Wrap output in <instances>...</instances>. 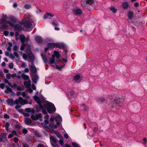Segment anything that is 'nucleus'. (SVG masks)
<instances>
[{
  "mask_svg": "<svg viewBox=\"0 0 147 147\" xmlns=\"http://www.w3.org/2000/svg\"><path fill=\"white\" fill-rule=\"evenodd\" d=\"M10 22V21H7L6 19H1L0 22V24H9V22Z\"/></svg>",
  "mask_w": 147,
  "mask_h": 147,
  "instance_id": "72a5a7b5",
  "label": "nucleus"
},
{
  "mask_svg": "<svg viewBox=\"0 0 147 147\" xmlns=\"http://www.w3.org/2000/svg\"><path fill=\"white\" fill-rule=\"evenodd\" d=\"M7 104L11 106L14 105H15L14 101L12 98H8L7 100Z\"/></svg>",
  "mask_w": 147,
  "mask_h": 147,
  "instance_id": "4468645a",
  "label": "nucleus"
},
{
  "mask_svg": "<svg viewBox=\"0 0 147 147\" xmlns=\"http://www.w3.org/2000/svg\"><path fill=\"white\" fill-rule=\"evenodd\" d=\"M81 106L82 107L83 109H84V110H86V107L85 105L84 104H82Z\"/></svg>",
  "mask_w": 147,
  "mask_h": 147,
  "instance_id": "e2e57ef3",
  "label": "nucleus"
},
{
  "mask_svg": "<svg viewBox=\"0 0 147 147\" xmlns=\"http://www.w3.org/2000/svg\"><path fill=\"white\" fill-rule=\"evenodd\" d=\"M98 100L100 102L103 103L105 101V99L103 97H100L98 98Z\"/></svg>",
  "mask_w": 147,
  "mask_h": 147,
  "instance_id": "c756f323",
  "label": "nucleus"
},
{
  "mask_svg": "<svg viewBox=\"0 0 147 147\" xmlns=\"http://www.w3.org/2000/svg\"><path fill=\"white\" fill-rule=\"evenodd\" d=\"M21 25H23L27 29H29L31 27L32 24L28 21H24L20 23Z\"/></svg>",
  "mask_w": 147,
  "mask_h": 147,
  "instance_id": "423d86ee",
  "label": "nucleus"
},
{
  "mask_svg": "<svg viewBox=\"0 0 147 147\" xmlns=\"http://www.w3.org/2000/svg\"><path fill=\"white\" fill-rule=\"evenodd\" d=\"M54 123L53 122H51L49 124V127L51 129H53L54 127Z\"/></svg>",
  "mask_w": 147,
  "mask_h": 147,
  "instance_id": "e433bc0d",
  "label": "nucleus"
},
{
  "mask_svg": "<svg viewBox=\"0 0 147 147\" xmlns=\"http://www.w3.org/2000/svg\"><path fill=\"white\" fill-rule=\"evenodd\" d=\"M36 120H37L39 118H42V114L41 113H38V114H36Z\"/></svg>",
  "mask_w": 147,
  "mask_h": 147,
  "instance_id": "4c0bfd02",
  "label": "nucleus"
},
{
  "mask_svg": "<svg viewBox=\"0 0 147 147\" xmlns=\"http://www.w3.org/2000/svg\"><path fill=\"white\" fill-rule=\"evenodd\" d=\"M134 13L133 11H129L127 12V16L129 19L131 20L133 17Z\"/></svg>",
  "mask_w": 147,
  "mask_h": 147,
  "instance_id": "2eb2a0df",
  "label": "nucleus"
},
{
  "mask_svg": "<svg viewBox=\"0 0 147 147\" xmlns=\"http://www.w3.org/2000/svg\"><path fill=\"white\" fill-rule=\"evenodd\" d=\"M25 122L27 125H29L31 123L32 121L30 119L26 118L25 120Z\"/></svg>",
  "mask_w": 147,
  "mask_h": 147,
  "instance_id": "2f4dec72",
  "label": "nucleus"
},
{
  "mask_svg": "<svg viewBox=\"0 0 147 147\" xmlns=\"http://www.w3.org/2000/svg\"><path fill=\"white\" fill-rule=\"evenodd\" d=\"M52 24L55 26H58L59 25V24L57 22H52Z\"/></svg>",
  "mask_w": 147,
  "mask_h": 147,
  "instance_id": "5fc2aeb1",
  "label": "nucleus"
},
{
  "mask_svg": "<svg viewBox=\"0 0 147 147\" xmlns=\"http://www.w3.org/2000/svg\"><path fill=\"white\" fill-rule=\"evenodd\" d=\"M41 56L44 63H47L48 60L46 55H45L42 54H41Z\"/></svg>",
  "mask_w": 147,
  "mask_h": 147,
  "instance_id": "5701e85b",
  "label": "nucleus"
},
{
  "mask_svg": "<svg viewBox=\"0 0 147 147\" xmlns=\"http://www.w3.org/2000/svg\"><path fill=\"white\" fill-rule=\"evenodd\" d=\"M45 106L47 112L49 114H51L56 111V109L54 105L51 102L45 105Z\"/></svg>",
  "mask_w": 147,
  "mask_h": 147,
  "instance_id": "f257e3e1",
  "label": "nucleus"
},
{
  "mask_svg": "<svg viewBox=\"0 0 147 147\" xmlns=\"http://www.w3.org/2000/svg\"><path fill=\"white\" fill-rule=\"evenodd\" d=\"M87 4H88L86 3V2H81L82 6L85 8H88V6L87 5Z\"/></svg>",
  "mask_w": 147,
  "mask_h": 147,
  "instance_id": "f704fd0d",
  "label": "nucleus"
},
{
  "mask_svg": "<svg viewBox=\"0 0 147 147\" xmlns=\"http://www.w3.org/2000/svg\"><path fill=\"white\" fill-rule=\"evenodd\" d=\"M59 142L61 146H63L64 145V142L63 140L61 139L60 140H59Z\"/></svg>",
  "mask_w": 147,
  "mask_h": 147,
  "instance_id": "13d9d810",
  "label": "nucleus"
},
{
  "mask_svg": "<svg viewBox=\"0 0 147 147\" xmlns=\"http://www.w3.org/2000/svg\"><path fill=\"white\" fill-rule=\"evenodd\" d=\"M134 5L135 7H138L139 6V3L138 2H135L134 3Z\"/></svg>",
  "mask_w": 147,
  "mask_h": 147,
  "instance_id": "680f3d73",
  "label": "nucleus"
},
{
  "mask_svg": "<svg viewBox=\"0 0 147 147\" xmlns=\"http://www.w3.org/2000/svg\"><path fill=\"white\" fill-rule=\"evenodd\" d=\"M110 10L114 13H116L117 12V10L114 7H112L110 8Z\"/></svg>",
  "mask_w": 147,
  "mask_h": 147,
  "instance_id": "ea45409f",
  "label": "nucleus"
},
{
  "mask_svg": "<svg viewBox=\"0 0 147 147\" xmlns=\"http://www.w3.org/2000/svg\"><path fill=\"white\" fill-rule=\"evenodd\" d=\"M55 47L60 49H64L66 47L64 43L59 42L55 43Z\"/></svg>",
  "mask_w": 147,
  "mask_h": 147,
  "instance_id": "0eeeda50",
  "label": "nucleus"
},
{
  "mask_svg": "<svg viewBox=\"0 0 147 147\" xmlns=\"http://www.w3.org/2000/svg\"><path fill=\"white\" fill-rule=\"evenodd\" d=\"M8 26L5 24H3L1 27V29L3 30H7V29Z\"/></svg>",
  "mask_w": 147,
  "mask_h": 147,
  "instance_id": "473e14b6",
  "label": "nucleus"
},
{
  "mask_svg": "<svg viewBox=\"0 0 147 147\" xmlns=\"http://www.w3.org/2000/svg\"><path fill=\"white\" fill-rule=\"evenodd\" d=\"M35 41L38 43H42L43 42L42 39L40 36H36L35 38Z\"/></svg>",
  "mask_w": 147,
  "mask_h": 147,
  "instance_id": "ddd939ff",
  "label": "nucleus"
},
{
  "mask_svg": "<svg viewBox=\"0 0 147 147\" xmlns=\"http://www.w3.org/2000/svg\"><path fill=\"white\" fill-rule=\"evenodd\" d=\"M51 144L53 147H58V146L56 143H53L52 142H51Z\"/></svg>",
  "mask_w": 147,
  "mask_h": 147,
  "instance_id": "de8ad7c7",
  "label": "nucleus"
},
{
  "mask_svg": "<svg viewBox=\"0 0 147 147\" xmlns=\"http://www.w3.org/2000/svg\"><path fill=\"white\" fill-rule=\"evenodd\" d=\"M38 78V76L36 74H34L32 78V80L35 84L37 83V80Z\"/></svg>",
  "mask_w": 147,
  "mask_h": 147,
  "instance_id": "6ab92c4d",
  "label": "nucleus"
},
{
  "mask_svg": "<svg viewBox=\"0 0 147 147\" xmlns=\"http://www.w3.org/2000/svg\"><path fill=\"white\" fill-rule=\"evenodd\" d=\"M14 102L15 105V104L18 105L19 103L21 104L23 103L27 104L28 102L26 100L23 99L22 97L20 96L18 98V99H16Z\"/></svg>",
  "mask_w": 147,
  "mask_h": 147,
  "instance_id": "20e7f679",
  "label": "nucleus"
},
{
  "mask_svg": "<svg viewBox=\"0 0 147 147\" xmlns=\"http://www.w3.org/2000/svg\"><path fill=\"white\" fill-rule=\"evenodd\" d=\"M22 77L24 80H27L29 79V76L24 74H22Z\"/></svg>",
  "mask_w": 147,
  "mask_h": 147,
  "instance_id": "bb28decb",
  "label": "nucleus"
},
{
  "mask_svg": "<svg viewBox=\"0 0 147 147\" xmlns=\"http://www.w3.org/2000/svg\"><path fill=\"white\" fill-rule=\"evenodd\" d=\"M9 57L11 59H13L15 58L14 56L12 54H10Z\"/></svg>",
  "mask_w": 147,
  "mask_h": 147,
  "instance_id": "774afa93",
  "label": "nucleus"
},
{
  "mask_svg": "<svg viewBox=\"0 0 147 147\" xmlns=\"http://www.w3.org/2000/svg\"><path fill=\"white\" fill-rule=\"evenodd\" d=\"M26 128H24L22 130V132L23 134H25L27 133L28 132Z\"/></svg>",
  "mask_w": 147,
  "mask_h": 147,
  "instance_id": "3c124183",
  "label": "nucleus"
},
{
  "mask_svg": "<svg viewBox=\"0 0 147 147\" xmlns=\"http://www.w3.org/2000/svg\"><path fill=\"white\" fill-rule=\"evenodd\" d=\"M5 86V84L3 83H1L0 84V88L2 89L4 88Z\"/></svg>",
  "mask_w": 147,
  "mask_h": 147,
  "instance_id": "864d4df0",
  "label": "nucleus"
},
{
  "mask_svg": "<svg viewBox=\"0 0 147 147\" xmlns=\"http://www.w3.org/2000/svg\"><path fill=\"white\" fill-rule=\"evenodd\" d=\"M86 2L88 4L92 5L94 3V1L93 0H86Z\"/></svg>",
  "mask_w": 147,
  "mask_h": 147,
  "instance_id": "7c9ffc66",
  "label": "nucleus"
},
{
  "mask_svg": "<svg viewBox=\"0 0 147 147\" xmlns=\"http://www.w3.org/2000/svg\"><path fill=\"white\" fill-rule=\"evenodd\" d=\"M16 88H17V89L18 90L21 91L22 90V88L20 86H17V87Z\"/></svg>",
  "mask_w": 147,
  "mask_h": 147,
  "instance_id": "338daca9",
  "label": "nucleus"
},
{
  "mask_svg": "<svg viewBox=\"0 0 147 147\" xmlns=\"http://www.w3.org/2000/svg\"><path fill=\"white\" fill-rule=\"evenodd\" d=\"M31 65L30 67V70L31 72L33 73H35L37 69L36 67L35 66L34 63H31Z\"/></svg>",
  "mask_w": 147,
  "mask_h": 147,
  "instance_id": "6e6552de",
  "label": "nucleus"
},
{
  "mask_svg": "<svg viewBox=\"0 0 147 147\" xmlns=\"http://www.w3.org/2000/svg\"><path fill=\"white\" fill-rule=\"evenodd\" d=\"M19 38L21 41V43L22 44L24 43L25 42L26 37L24 35H20V36Z\"/></svg>",
  "mask_w": 147,
  "mask_h": 147,
  "instance_id": "aec40b11",
  "label": "nucleus"
},
{
  "mask_svg": "<svg viewBox=\"0 0 147 147\" xmlns=\"http://www.w3.org/2000/svg\"><path fill=\"white\" fill-rule=\"evenodd\" d=\"M55 134L59 138L61 139L63 138V137L61 135V134L58 131L56 132Z\"/></svg>",
  "mask_w": 147,
  "mask_h": 147,
  "instance_id": "79ce46f5",
  "label": "nucleus"
},
{
  "mask_svg": "<svg viewBox=\"0 0 147 147\" xmlns=\"http://www.w3.org/2000/svg\"><path fill=\"white\" fill-rule=\"evenodd\" d=\"M9 24L10 26L13 27L14 29L16 31H20L22 30V27L18 24H16L14 25L11 22H9Z\"/></svg>",
  "mask_w": 147,
  "mask_h": 147,
  "instance_id": "39448f33",
  "label": "nucleus"
},
{
  "mask_svg": "<svg viewBox=\"0 0 147 147\" xmlns=\"http://www.w3.org/2000/svg\"><path fill=\"white\" fill-rule=\"evenodd\" d=\"M55 54L54 53L52 55L51 57L49 58V61H48V63L49 64H53L55 63Z\"/></svg>",
  "mask_w": 147,
  "mask_h": 147,
  "instance_id": "1a4fd4ad",
  "label": "nucleus"
},
{
  "mask_svg": "<svg viewBox=\"0 0 147 147\" xmlns=\"http://www.w3.org/2000/svg\"><path fill=\"white\" fill-rule=\"evenodd\" d=\"M54 16V14H53L50 13H47L46 14L44 15V19H46L47 18L51 19L49 17H52Z\"/></svg>",
  "mask_w": 147,
  "mask_h": 147,
  "instance_id": "f3484780",
  "label": "nucleus"
},
{
  "mask_svg": "<svg viewBox=\"0 0 147 147\" xmlns=\"http://www.w3.org/2000/svg\"><path fill=\"white\" fill-rule=\"evenodd\" d=\"M27 51L29 52L28 56V58L30 59V60L31 63H34V56L32 53L31 49L29 46L27 49Z\"/></svg>",
  "mask_w": 147,
  "mask_h": 147,
  "instance_id": "7ed1b4c3",
  "label": "nucleus"
},
{
  "mask_svg": "<svg viewBox=\"0 0 147 147\" xmlns=\"http://www.w3.org/2000/svg\"><path fill=\"white\" fill-rule=\"evenodd\" d=\"M31 118L34 120H37L36 116H35L34 115H32L31 116Z\"/></svg>",
  "mask_w": 147,
  "mask_h": 147,
  "instance_id": "603ef678",
  "label": "nucleus"
},
{
  "mask_svg": "<svg viewBox=\"0 0 147 147\" xmlns=\"http://www.w3.org/2000/svg\"><path fill=\"white\" fill-rule=\"evenodd\" d=\"M34 99L35 101L38 104L39 103L41 102L40 98L36 95H34Z\"/></svg>",
  "mask_w": 147,
  "mask_h": 147,
  "instance_id": "b1692460",
  "label": "nucleus"
},
{
  "mask_svg": "<svg viewBox=\"0 0 147 147\" xmlns=\"http://www.w3.org/2000/svg\"><path fill=\"white\" fill-rule=\"evenodd\" d=\"M25 111L28 113H31L32 114H34L35 112V110L32 108H26L25 109Z\"/></svg>",
  "mask_w": 147,
  "mask_h": 147,
  "instance_id": "f8f14e48",
  "label": "nucleus"
},
{
  "mask_svg": "<svg viewBox=\"0 0 147 147\" xmlns=\"http://www.w3.org/2000/svg\"><path fill=\"white\" fill-rule=\"evenodd\" d=\"M47 46L49 48V49H52L55 47V43H49L47 44Z\"/></svg>",
  "mask_w": 147,
  "mask_h": 147,
  "instance_id": "4be33fe9",
  "label": "nucleus"
},
{
  "mask_svg": "<svg viewBox=\"0 0 147 147\" xmlns=\"http://www.w3.org/2000/svg\"><path fill=\"white\" fill-rule=\"evenodd\" d=\"M24 8L27 9H28L31 7V5L29 4H26L24 6Z\"/></svg>",
  "mask_w": 147,
  "mask_h": 147,
  "instance_id": "58836bf2",
  "label": "nucleus"
},
{
  "mask_svg": "<svg viewBox=\"0 0 147 147\" xmlns=\"http://www.w3.org/2000/svg\"><path fill=\"white\" fill-rule=\"evenodd\" d=\"M23 57L24 59L26 60L27 59V56L26 54L24 53L23 55Z\"/></svg>",
  "mask_w": 147,
  "mask_h": 147,
  "instance_id": "4d7b16f0",
  "label": "nucleus"
},
{
  "mask_svg": "<svg viewBox=\"0 0 147 147\" xmlns=\"http://www.w3.org/2000/svg\"><path fill=\"white\" fill-rule=\"evenodd\" d=\"M0 136L3 138H5L6 136V134L3 133H2L1 134Z\"/></svg>",
  "mask_w": 147,
  "mask_h": 147,
  "instance_id": "0e129e2a",
  "label": "nucleus"
},
{
  "mask_svg": "<svg viewBox=\"0 0 147 147\" xmlns=\"http://www.w3.org/2000/svg\"><path fill=\"white\" fill-rule=\"evenodd\" d=\"M8 67L11 69H12L13 67V63H11L9 64Z\"/></svg>",
  "mask_w": 147,
  "mask_h": 147,
  "instance_id": "49530a36",
  "label": "nucleus"
},
{
  "mask_svg": "<svg viewBox=\"0 0 147 147\" xmlns=\"http://www.w3.org/2000/svg\"><path fill=\"white\" fill-rule=\"evenodd\" d=\"M74 79L75 81L80 82L82 80V77L79 74H77L74 77Z\"/></svg>",
  "mask_w": 147,
  "mask_h": 147,
  "instance_id": "9b49d317",
  "label": "nucleus"
},
{
  "mask_svg": "<svg viewBox=\"0 0 147 147\" xmlns=\"http://www.w3.org/2000/svg\"><path fill=\"white\" fill-rule=\"evenodd\" d=\"M120 98H119V99H112L109 102V108H114L115 106H117L118 105L121 106V101L120 100Z\"/></svg>",
  "mask_w": 147,
  "mask_h": 147,
  "instance_id": "f03ea898",
  "label": "nucleus"
},
{
  "mask_svg": "<svg viewBox=\"0 0 147 147\" xmlns=\"http://www.w3.org/2000/svg\"><path fill=\"white\" fill-rule=\"evenodd\" d=\"M4 117L5 118L9 119V116L6 114H5L4 115Z\"/></svg>",
  "mask_w": 147,
  "mask_h": 147,
  "instance_id": "bf43d9fd",
  "label": "nucleus"
},
{
  "mask_svg": "<svg viewBox=\"0 0 147 147\" xmlns=\"http://www.w3.org/2000/svg\"><path fill=\"white\" fill-rule=\"evenodd\" d=\"M74 12L76 15H80L81 13L82 10L80 9H77L76 10L74 11Z\"/></svg>",
  "mask_w": 147,
  "mask_h": 147,
  "instance_id": "a878e982",
  "label": "nucleus"
},
{
  "mask_svg": "<svg viewBox=\"0 0 147 147\" xmlns=\"http://www.w3.org/2000/svg\"><path fill=\"white\" fill-rule=\"evenodd\" d=\"M55 56L56 57L57 59H59L61 56L59 52L56 51H55L54 52Z\"/></svg>",
  "mask_w": 147,
  "mask_h": 147,
  "instance_id": "cd10ccee",
  "label": "nucleus"
},
{
  "mask_svg": "<svg viewBox=\"0 0 147 147\" xmlns=\"http://www.w3.org/2000/svg\"><path fill=\"white\" fill-rule=\"evenodd\" d=\"M9 32L7 31H4L3 34L6 36H7L9 34Z\"/></svg>",
  "mask_w": 147,
  "mask_h": 147,
  "instance_id": "8fccbe9b",
  "label": "nucleus"
},
{
  "mask_svg": "<svg viewBox=\"0 0 147 147\" xmlns=\"http://www.w3.org/2000/svg\"><path fill=\"white\" fill-rule=\"evenodd\" d=\"M11 74L10 73L7 74H6V78L8 79H10V78H11Z\"/></svg>",
  "mask_w": 147,
  "mask_h": 147,
  "instance_id": "6e6d98bb",
  "label": "nucleus"
},
{
  "mask_svg": "<svg viewBox=\"0 0 147 147\" xmlns=\"http://www.w3.org/2000/svg\"><path fill=\"white\" fill-rule=\"evenodd\" d=\"M26 46V44H22V45L21 46L20 48V50L22 51H24Z\"/></svg>",
  "mask_w": 147,
  "mask_h": 147,
  "instance_id": "c9c22d12",
  "label": "nucleus"
},
{
  "mask_svg": "<svg viewBox=\"0 0 147 147\" xmlns=\"http://www.w3.org/2000/svg\"><path fill=\"white\" fill-rule=\"evenodd\" d=\"M55 119L56 121H61L62 120V118L59 115L56 117Z\"/></svg>",
  "mask_w": 147,
  "mask_h": 147,
  "instance_id": "c85d7f7f",
  "label": "nucleus"
},
{
  "mask_svg": "<svg viewBox=\"0 0 147 147\" xmlns=\"http://www.w3.org/2000/svg\"><path fill=\"white\" fill-rule=\"evenodd\" d=\"M55 66L56 68L57 69H58L59 71H60L64 67V66H62L61 67H60L59 65H55Z\"/></svg>",
  "mask_w": 147,
  "mask_h": 147,
  "instance_id": "37998d69",
  "label": "nucleus"
},
{
  "mask_svg": "<svg viewBox=\"0 0 147 147\" xmlns=\"http://www.w3.org/2000/svg\"><path fill=\"white\" fill-rule=\"evenodd\" d=\"M39 105V108L40 109L42 110L43 109H46L45 107V105L43 106L42 105V102L40 103H39L38 104Z\"/></svg>",
  "mask_w": 147,
  "mask_h": 147,
  "instance_id": "a19ab883",
  "label": "nucleus"
},
{
  "mask_svg": "<svg viewBox=\"0 0 147 147\" xmlns=\"http://www.w3.org/2000/svg\"><path fill=\"white\" fill-rule=\"evenodd\" d=\"M45 109L42 110V113L44 115H47V113Z\"/></svg>",
  "mask_w": 147,
  "mask_h": 147,
  "instance_id": "69168bd1",
  "label": "nucleus"
},
{
  "mask_svg": "<svg viewBox=\"0 0 147 147\" xmlns=\"http://www.w3.org/2000/svg\"><path fill=\"white\" fill-rule=\"evenodd\" d=\"M13 54L18 59L19 58V55L17 52H14Z\"/></svg>",
  "mask_w": 147,
  "mask_h": 147,
  "instance_id": "09e8293b",
  "label": "nucleus"
},
{
  "mask_svg": "<svg viewBox=\"0 0 147 147\" xmlns=\"http://www.w3.org/2000/svg\"><path fill=\"white\" fill-rule=\"evenodd\" d=\"M10 20L13 22H16V20L15 18L13 16H11L10 18Z\"/></svg>",
  "mask_w": 147,
  "mask_h": 147,
  "instance_id": "a18cd8bd",
  "label": "nucleus"
},
{
  "mask_svg": "<svg viewBox=\"0 0 147 147\" xmlns=\"http://www.w3.org/2000/svg\"><path fill=\"white\" fill-rule=\"evenodd\" d=\"M122 8L124 9H127L129 7V5L127 2H123L122 5Z\"/></svg>",
  "mask_w": 147,
  "mask_h": 147,
  "instance_id": "dca6fc26",
  "label": "nucleus"
},
{
  "mask_svg": "<svg viewBox=\"0 0 147 147\" xmlns=\"http://www.w3.org/2000/svg\"><path fill=\"white\" fill-rule=\"evenodd\" d=\"M4 82L5 83L7 84L13 88H16L17 87V84H14L13 85H12L9 81L6 78L5 79Z\"/></svg>",
  "mask_w": 147,
  "mask_h": 147,
  "instance_id": "9d476101",
  "label": "nucleus"
},
{
  "mask_svg": "<svg viewBox=\"0 0 147 147\" xmlns=\"http://www.w3.org/2000/svg\"><path fill=\"white\" fill-rule=\"evenodd\" d=\"M24 83V85L27 87L30 86L31 85V81L30 80H28V82L25 81Z\"/></svg>",
  "mask_w": 147,
  "mask_h": 147,
  "instance_id": "393cba45",
  "label": "nucleus"
},
{
  "mask_svg": "<svg viewBox=\"0 0 147 147\" xmlns=\"http://www.w3.org/2000/svg\"><path fill=\"white\" fill-rule=\"evenodd\" d=\"M72 145L74 147H80L78 144L74 142H72Z\"/></svg>",
  "mask_w": 147,
  "mask_h": 147,
  "instance_id": "c03bdc74",
  "label": "nucleus"
},
{
  "mask_svg": "<svg viewBox=\"0 0 147 147\" xmlns=\"http://www.w3.org/2000/svg\"><path fill=\"white\" fill-rule=\"evenodd\" d=\"M18 49V47L16 45L13 47V50L15 51H17Z\"/></svg>",
  "mask_w": 147,
  "mask_h": 147,
  "instance_id": "052dcab7",
  "label": "nucleus"
},
{
  "mask_svg": "<svg viewBox=\"0 0 147 147\" xmlns=\"http://www.w3.org/2000/svg\"><path fill=\"white\" fill-rule=\"evenodd\" d=\"M5 88H6V89L5 90V92L6 94H8L10 92L11 93L12 92H13L12 89L8 86H5Z\"/></svg>",
  "mask_w": 147,
  "mask_h": 147,
  "instance_id": "a211bd4d",
  "label": "nucleus"
},
{
  "mask_svg": "<svg viewBox=\"0 0 147 147\" xmlns=\"http://www.w3.org/2000/svg\"><path fill=\"white\" fill-rule=\"evenodd\" d=\"M50 139L51 143V142H52L53 143H56L57 142L56 138L52 136H50Z\"/></svg>",
  "mask_w": 147,
  "mask_h": 147,
  "instance_id": "412c9836",
  "label": "nucleus"
}]
</instances>
